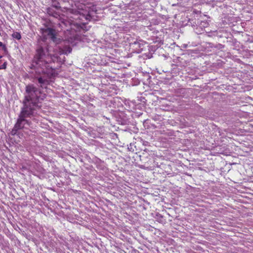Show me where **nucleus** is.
I'll return each instance as SVG.
<instances>
[{"label":"nucleus","instance_id":"obj_5","mask_svg":"<svg viewBox=\"0 0 253 253\" xmlns=\"http://www.w3.org/2000/svg\"><path fill=\"white\" fill-rule=\"evenodd\" d=\"M145 42L142 40H139L138 41H135L134 42L132 43V44L134 46L135 49L137 50V53H140L143 50V46L144 45Z\"/></svg>","mask_w":253,"mask_h":253},{"label":"nucleus","instance_id":"obj_8","mask_svg":"<svg viewBox=\"0 0 253 253\" xmlns=\"http://www.w3.org/2000/svg\"><path fill=\"white\" fill-rule=\"evenodd\" d=\"M12 37L13 38L16 39H17L18 40H19L21 38V35L18 32H14V33H13L12 34Z\"/></svg>","mask_w":253,"mask_h":253},{"label":"nucleus","instance_id":"obj_13","mask_svg":"<svg viewBox=\"0 0 253 253\" xmlns=\"http://www.w3.org/2000/svg\"><path fill=\"white\" fill-rule=\"evenodd\" d=\"M0 46L2 47L3 49H6L5 45L1 42H0Z\"/></svg>","mask_w":253,"mask_h":253},{"label":"nucleus","instance_id":"obj_11","mask_svg":"<svg viewBox=\"0 0 253 253\" xmlns=\"http://www.w3.org/2000/svg\"><path fill=\"white\" fill-rule=\"evenodd\" d=\"M7 66V62L5 61L2 65H0V70L5 69Z\"/></svg>","mask_w":253,"mask_h":253},{"label":"nucleus","instance_id":"obj_1","mask_svg":"<svg viewBox=\"0 0 253 253\" xmlns=\"http://www.w3.org/2000/svg\"><path fill=\"white\" fill-rule=\"evenodd\" d=\"M57 57L48 53L47 45L43 41H39L29 67L35 71V79H37L40 87L45 88L49 84V80L41 75L53 74L54 69L50 64L52 62H54L53 58Z\"/></svg>","mask_w":253,"mask_h":253},{"label":"nucleus","instance_id":"obj_2","mask_svg":"<svg viewBox=\"0 0 253 253\" xmlns=\"http://www.w3.org/2000/svg\"><path fill=\"white\" fill-rule=\"evenodd\" d=\"M41 90L33 84H29L25 87L24 99L23 101V108L34 111L38 105Z\"/></svg>","mask_w":253,"mask_h":253},{"label":"nucleus","instance_id":"obj_3","mask_svg":"<svg viewBox=\"0 0 253 253\" xmlns=\"http://www.w3.org/2000/svg\"><path fill=\"white\" fill-rule=\"evenodd\" d=\"M33 114L34 111L22 107L17 122L15 124L14 127L12 129V134H16L18 130L23 128L26 125L30 126L31 122L29 120L26 119V118L31 117V116L33 115Z\"/></svg>","mask_w":253,"mask_h":253},{"label":"nucleus","instance_id":"obj_6","mask_svg":"<svg viewBox=\"0 0 253 253\" xmlns=\"http://www.w3.org/2000/svg\"><path fill=\"white\" fill-rule=\"evenodd\" d=\"M47 13L50 16L57 18L59 16L58 13L54 10L53 7H48L47 8Z\"/></svg>","mask_w":253,"mask_h":253},{"label":"nucleus","instance_id":"obj_10","mask_svg":"<svg viewBox=\"0 0 253 253\" xmlns=\"http://www.w3.org/2000/svg\"><path fill=\"white\" fill-rule=\"evenodd\" d=\"M60 25L62 27V28H63V25L66 27H67L68 25L70 26L71 23L69 21L64 20L63 21H62V25Z\"/></svg>","mask_w":253,"mask_h":253},{"label":"nucleus","instance_id":"obj_7","mask_svg":"<svg viewBox=\"0 0 253 253\" xmlns=\"http://www.w3.org/2000/svg\"><path fill=\"white\" fill-rule=\"evenodd\" d=\"M72 50V49L70 46H65L62 49L63 53L65 54L71 53Z\"/></svg>","mask_w":253,"mask_h":253},{"label":"nucleus","instance_id":"obj_9","mask_svg":"<svg viewBox=\"0 0 253 253\" xmlns=\"http://www.w3.org/2000/svg\"><path fill=\"white\" fill-rule=\"evenodd\" d=\"M51 7L55 8L56 9H58L61 8L60 6L59 5V3L56 1L53 2Z\"/></svg>","mask_w":253,"mask_h":253},{"label":"nucleus","instance_id":"obj_4","mask_svg":"<svg viewBox=\"0 0 253 253\" xmlns=\"http://www.w3.org/2000/svg\"><path fill=\"white\" fill-rule=\"evenodd\" d=\"M40 33L42 34V36L43 37V39L40 38L38 39L37 42V44L36 45V47L38 44L39 41L40 40H42V41H43L47 45V47H48V45L46 42L45 40L49 38H50L52 41H54L56 38V33L55 30H54L52 28H41L40 29ZM48 49L49 50V48H48ZM49 53V52H48Z\"/></svg>","mask_w":253,"mask_h":253},{"label":"nucleus","instance_id":"obj_12","mask_svg":"<svg viewBox=\"0 0 253 253\" xmlns=\"http://www.w3.org/2000/svg\"><path fill=\"white\" fill-rule=\"evenodd\" d=\"M64 9H66V8H64ZM66 11H67V13H73V9H71V8H66Z\"/></svg>","mask_w":253,"mask_h":253},{"label":"nucleus","instance_id":"obj_14","mask_svg":"<svg viewBox=\"0 0 253 253\" xmlns=\"http://www.w3.org/2000/svg\"><path fill=\"white\" fill-rule=\"evenodd\" d=\"M67 31H69V29H66Z\"/></svg>","mask_w":253,"mask_h":253},{"label":"nucleus","instance_id":"obj_15","mask_svg":"<svg viewBox=\"0 0 253 253\" xmlns=\"http://www.w3.org/2000/svg\"><path fill=\"white\" fill-rule=\"evenodd\" d=\"M2 58V56L0 55V59Z\"/></svg>","mask_w":253,"mask_h":253},{"label":"nucleus","instance_id":"obj_16","mask_svg":"<svg viewBox=\"0 0 253 253\" xmlns=\"http://www.w3.org/2000/svg\"><path fill=\"white\" fill-rule=\"evenodd\" d=\"M1 63V60H0V64Z\"/></svg>","mask_w":253,"mask_h":253}]
</instances>
